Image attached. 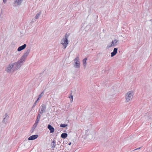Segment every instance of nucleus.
Wrapping results in <instances>:
<instances>
[{"mask_svg": "<svg viewBox=\"0 0 152 152\" xmlns=\"http://www.w3.org/2000/svg\"><path fill=\"white\" fill-rule=\"evenodd\" d=\"M68 125L67 124H60V126L61 128H65Z\"/></svg>", "mask_w": 152, "mask_h": 152, "instance_id": "obj_20", "label": "nucleus"}, {"mask_svg": "<svg viewBox=\"0 0 152 152\" xmlns=\"http://www.w3.org/2000/svg\"><path fill=\"white\" fill-rule=\"evenodd\" d=\"M68 134L66 133H62L61 135V137L63 139H65L67 137Z\"/></svg>", "mask_w": 152, "mask_h": 152, "instance_id": "obj_15", "label": "nucleus"}, {"mask_svg": "<svg viewBox=\"0 0 152 152\" xmlns=\"http://www.w3.org/2000/svg\"><path fill=\"white\" fill-rule=\"evenodd\" d=\"M23 0H16L15 2L18 5H20L22 3Z\"/></svg>", "mask_w": 152, "mask_h": 152, "instance_id": "obj_17", "label": "nucleus"}, {"mask_svg": "<svg viewBox=\"0 0 152 152\" xmlns=\"http://www.w3.org/2000/svg\"><path fill=\"white\" fill-rule=\"evenodd\" d=\"M24 62L20 60H19L18 61L13 64L14 66V70H16L20 68L21 66L23 64Z\"/></svg>", "mask_w": 152, "mask_h": 152, "instance_id": "obj_3", "label": "nucleus"}, {"mask_svg": "<svg viewBox=\"0 0 152 152\" xmlns=\"http://www.w3.org/2000/svg\"><path fill=\"white\" fill-rule=\"evenodd\" d=\"M42 113V111L41 110V111H40V112H39V114H39V115H40V114H41V113Z\"/></svg>", "mask_w": 152, "mask_h": 152, "instance_id": "obj_33", "label": "nucleus"}, {"mask_svg": "<svg viewBox=\"0 0 152 152\" xmlns=\"http://www.w3.org/2000/svg\"><path fill=\"white\" fill-rule=\"evenodd\" d=\"M119 40L116 39H114L113 40H112L111 42L112 46H115L117 45L118 43Z\"/></svg>", "mask_w": 152, "mask_h": 152, "instance_id": "obj_6", "label": "nucleus"}, {"mask_svg": "<svg viewBox=\"0 0 152 152\" xmlns=\"http://www.w3.org/2000/svg\"><path fill=\"white\" fill-rule=\"evenodd\" d=\"M44 91H43L40 94L41 95H42V96L43 95H44Z\"/></svg>", "mask_w": 152, "mask_h": 152, "instance_id": "obj_29", "label": "nucleus"}, {"mask_svg": "<svg viewBox=\"0 0 152 152\" xmlns=\"http://www.w3.org/2000/svg\"><path fill=\"white\" fill-rule=\"evenodd\" d=\"M34 129H32V128L30 130V132L31 133H32L34 131Z\"/></svg>", "mask_w": 152, "mask_h": 152, "instance_id": "obj_28", "label": "nucleus"}, {"mask_svg": "<svg viewBox=\"0 0 152 152\" xmlns=\"http://www.w3.org/2000/svg\"><path fill=\"white\" fill-rule=\"evenodd\" d=\"M30 51V49H27L26 50V52L24 53L23 54L20 60L21 61H22L23 62H25V60L26 59V58L27 57V56L29 53Z\"/></svg>", "mask_w": 152, "mask_h": 152, "instance_id": "obj_4", "label": "nucleus"}, {"mask_svg": "<svg viewBox=\"0 0 152 152\" xmlns=\"http://www.w3.org/2000/svg\"><path fill=\"white\" fill-rule=\"evenodd\" d=\"M37 125H38L37 124L34 123V124L33 125L32 128L34 129H35L36 128V127L37 126Z\"/></svg>", "mask_w": 152, "mask_h": 152, "instance_id": "obj_22", "label": "nucleus"}, {"mask_svg": "<svg viewBox=\"0 0 152 152\" xmlns=\"http://www.w3.org/2000/svg\"><path fill=\"white\" fill-rule=\"evenodd\" d=\"M40 115H39V114H38L37 117V118L40 119Z\"/></svg>", "mask_w": 152, "mask_h": 152, "instance_id": "obj_30", "label": "nucleus"}, {"mask_svg": "<svg viewBox=\"0 0 152 152\" xmlns=\"http://www.w3.org/2000/svg\"><path fill=\"white\" fill-rule=\"evenodd\" d=\"M7 1V0H3V2L4 3H5Z\"/></svg>", "mask_w": 152, "mask_h": 152, "instance_id": "obj_32", "label": "nucleus"}, {"mask_svg": "<svg viewBox=\"0 0 152 152\" xmlns=\"http://www.w3.org/2000/svg\"><path fill=\"white\" fill-rule=\"evenodd\" d=\"M5 117L4 118L3 121H2V122L4 123L5 124H6L8 122V119L9 118V116L8 114L6 113L5 114Z\"/></svg>", "mask_w": 152, "mask_h": 152, "instance_id": "obj_10", "label": "nucleus"}, {"mask_svg": "<svg viewBox=\"0 0 152 152\" xmlns=\"http://www.w3.org/2000/svg\"><path fill=\"white\" fill-rule=\"evenodd\" d=\"M39 100H38V99H37L36 100V101L34 103L33 106H32V108H31V110L34 108V107L36 105V103H37V102Z\"/></svg>", "mask_w": 152, "mask_h": 152, "instance_id": "obj_21", "label": "nucleus"}, {"mask_svg": "<svg viewBox=\"0 0 152 152\" xmlns=\"http://www.w3.org/2000/svg\"><path fill=\"white\" fill-rule=\"evenodd\" d=\"M38 135L37 134L32 135L29 137L28 139L29 140H33L37 138Z\"/></svg>", "mask_w": 152, "mask_h": 152, "instance_id": "obj_8", "label": "nucleus"}, {"mask_svg": "<svg viewBox=\"0 0 152 152\" xmlns=\"http://www.w3.org/2000/svg\"><path fill=\"white\" fill-rule=\"evenodd\" d=\"M42 96L40 94H39L38 96V97L37 98L38 100H39Z\"/></svg>", "mask_w": 152, "mask_h": 152, "instance_id": "obj_26", "label": "nucleus"}, {"mask_svg": "<svg viewBox=\"0 0 152 152\" xmlns=\"http://www.w3.org/2000/svg\"><path fill=\"white\" fill-rule=\"evenodd\" d=\"M11 70H12L13 71H14V70L13 65L12 64H10L8 66L6 69V70L7 72H10L11 71Z\"/></svg>", "mask_w": 152, "mask_h": 152, "instance_id": "obj_5", "label": "nucleus"}, {"mask_svg": "<svg viewBox=\"0 0 152 152\" xmlns=\"http://www.w3.org/2000/svg\"><path fill=\"white\" fill-rule=\"evenodd\" d=\"M26 47V44H24L23 45L19 47L18 48L17 50L18 51H20L24 50Z\"/></svg>", "mask_w": 152, "mask_h": 152, "instance_id": "obj_7", "label": "nucleus"}, {"mask_svg": "<svg viewBox=\"0 0 152 152\" xmlns=\"http://www.w3.org/2000/svg\"><path fill=\"white\" fill-rule=\"evenodd\" d=\"M118 48H115L113 49V51L111 53V56L113 57L117 53Z\"/></svg>", "mask_w": 152, "mask_h": 152, "instance_id": "obj_9", "label": "nucleus"}, {"mask_svg": "<svg viewBox=\"0 0 152 152\" xmlns=\"http://www.w3.org/2000/svg\"><path fill=\"white\" fill-rule=\"evenodd\" d=\"M69 35V34H67L66 33L64 35L65 37L63 38L61 41V43L63 45L64 48V49L66 48L68 44V39Z\"/></svg>", "mask_w": 152, "mask_h": 152, "instance_id": "obj_1", "label": "nucleus"}, {"mask_svg": "<svg viewBox=\"0 0 152 152\" xmlns=\"http://www.w3.org/2000/svg\"><path fill=\"white\" fill-rule=\"evenodd\" d=\"M113 47V46H112V44H111V45H108L107 47V48L108 49L109 48H110V47Z\"/></svg>", "mask_w": 152, "mask_h": 152, "instance_id": "obj_27", "label": "nucleus"}, {"mask_svg": "<svg viewBox=\"0 0 152 152\" xmlns=\"http://www.w3.org/2000/svg\"><path fill=\"white\" fill-rule=\"evenodd\" d=\"M56 146V142L54 141H52L51 143V146L52 148H54Z\"/></svg>", "mask_w": 152, "mask_h": 152, "instance_id": "obj_16", "label": "nucleus"}, {"mask_svg": "<svg viewBox=\"0 0 152 152\" xmlns=\"http://www.w3.org/2000/svg\"><path fill=\"white\" fill-rule=\"evenodd\" d=\"M79 57L78 56H77L74 59V61H78Z\"/></svg>", "mask_w": 152, "mask_h": 152, "instance_id": "obj_25", "label": "nucleus"}, {"mask_svg": "<svg viewBox=\"0 0 152 152\" xmlns=\"http://www.w3.org/2000/svg\"><path fill=\"white\" fill-rule=\"evenodd\" d=\"M87 58L86 57L83 60V65L85 68L86 67V61L87 60Z\"/></svg>", "mask_w": 152, "mask_h": 152, "instance_id": "obj_14", "label": "nucleus"}, {"mask_svg": "<svg viewBox=\"0 0 152 152\" xmlns=\"http://www.w3.org/2000/svg\"><path fill=\"white\" fill-rule=\"evenodd\" d=\"M39 120H40V118H37L36 120L35 123H36L38 124V123H39Z\"/></svg>", "mask_w": 152, "mask_h": 152, "instance_id": "obj_23", "label": "nucleus"}, {"mask_svg": "<svg viewBox=\"0 0 152 152\" xmlns=\"http://www.w3.org/2000/svg\"><path fill=\"white\" fill-rule=\"evenodd\" d=\"M79 57L78 56H77L74 59V61H78Z\"/></svg>", "mask_w": 152, "mask_h": 152, "instance_id": "obj_24", "label": "nucleus"}, {"mask_svg": "<svg viewBox=\"0 0 152 152\" xmlns=\"http://www.w3.org/2000/svg\"><path fill=\"white\" fill-rule=\"evenodd\" d=\"M72 91H71V93H70V96H69V98H70V100L71 102H72L73 101V95H72Z\"/></svg>", "mask_w": 152, "mask_h": 152, "instance_id": "obj_18", "label": "nucleus"}, {"mask_svg": "<svg viewBox=\"0 0 152 152\" xmlns=\"http://www.w3.org/2000/svg\"><path fill=\"white\" fill-rule=\"evenodd\" d=\"M142 148V147H140L139 148H136V149L134 150H139V149H140V148Z\"/></svg>", "mask_w": 152, "mask_h": 152, "instance_id": "obj_31", "label": "nucleus"}, {"mask_svg": "<svg viewBox=\"0 0 152 152\" xmlns=\"http://www.w3.org/2000/svg\"><path fill=\"white\" fill-rule=\"evenodd\" d=\"M134 94V93L133 91H130L127 93L125 95L126 101L127 102H129L130 100L132 99L133 98V96Z\"/></svg>", "mask_w": 152, "mask_h": 152, "instance_id": "obj_2", "label": "nucleus"}, {"mask_svg": "<svg viewBox=\"0 0 152 152\" xmlns=\"http://www.w3.org/2000/svg\"><path fill=\"white\" fill-rule=\"evenodd\" d=\"M80 61H77L75 62L74 64V67L75 68H78L80 67Z\"/></svg>", "mask_w": 152, "mask_h": 152, "instance_id": "obj_13", "label": "nucleus"}, {"mask_svg": "<svg viewBox=\"0 0 152 152\" xmlns=\"http://www.w3.org/2000/svg\"><path fill=\"white\" fill-rule=\"evenodd\" d=\"M41 111H42V113H44L46 110V106L45 104H42L41 106Z\"/></svg>", "mask_w": 152, "mask_h": 152, "instance_id": "obj_12", "label": "nucleus"}, {"mask_svg": "<svg viewBox=\"0 0 152 152\" xmlns=\"http://www.w3.org/2000/svg\"><path fill=\"white\" fill-rule=\"evenodd\" d=\"M41 14V12H39L38 13H37L35 16V18L36 19H38L39 17L40 16V15Z\"/></svg>", "mask_w": 152, "mask_h": 152, "instance_id": "obj_19", "label": "nucleus"}, {"mask_svg": "<svg viewBox=\"0 0 152 152\" xmlns=\"http://www.w3.org/2000/svg\"><path fill=\"white\" fill-rule=\"evenodd\" d=\"M71 142H69V143H68V145H71Z\"/></svg>", "mask_w": 152, "mask_h": 152, "instance_id": "obj_34", "label": "nucleus"}, {"mask_svg": "<svg viewBox=\"0 0 152 152\" xmlns=\"http://www.w3.org/2000/svg\"><path fill=\"white\" fill-rule=\"evenodd\" d=\"M48 128L50 130V133H53L54 131V128L50 124L48 125Z\"/></svg>", "mask_w": 152, "mask_h": 152, "instance_id": "obj_11", "label": "nucleus"}]
</instances>
